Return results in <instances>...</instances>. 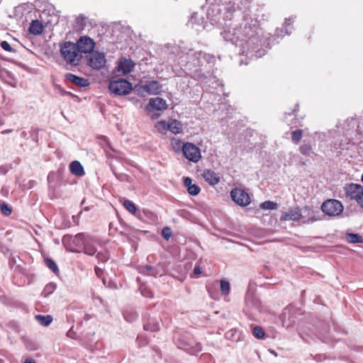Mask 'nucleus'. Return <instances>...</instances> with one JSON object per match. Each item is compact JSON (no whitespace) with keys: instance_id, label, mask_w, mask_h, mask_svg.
I'll list each match as a JSON object with an SVG mask.
<instances>
[{"instance_id":"4be33fe9","label":"nucleus","mask_w":363,"mask_h":363,"mask_svg":"<svg viewBox=\"0 0 363 363\" xmlns=\"http://www.w3.org/2000/svg\"><path fill=\"white\" fill-rule=\"evenodd\" d=\"M84 252L85 254L88 255H94L96 252V248L95 245L91 241L90 238H88L86 242L84 247Z\"/></svg>"},{"instance_id":"6ab92c4d","label":"nucleus","mask_w":363,"mask_h":363,"mask_svg":"<svg viewBox=\"0 0 363 363\" xmlns=\"http://www.w3.org/2000/svg\"><path fill=\"white\" fill-rule=\"evenodd\" d=\"M168 130L171 131L174 134H179L182 131V125L179 121L172 120L170 122H168Z\"/></svg>"},{"instance_id":"f3484780","label":"nucleus","mask_w":363,"mask_h":363,"mask_svg":"<svg viewBox=\"0 0 363 363\" xmlns=\"http://www.w3.org/2000/svg\"><path fill=\"white\" fill-rule=\"evenodd\" d=\"M70 172L76 176H83L84 171L82 165L78 161H73L69 165Z\"/></svg>"},{"instance_id":"79ce46f5","label":"nucleus","mask_w":363,"mask_h":363,"mask_svg":"<svg viewBox=\"0 0 363 363\" xmlns=\"http://www.w3.org/2000/svg\"><path fill=\"white\" fill-rule=\"evenodd\" d=\"M23 363H36V361L33 358L28 357L25 359Z\"/></svg>"},{"instance_id":"58836bf2","label":"nucleus","mask_w":363,"mask_h":363,"mask_svg":"<svg viewBox=\"0 0 363 363\" xmlns=\"http://www.w3.org/2000/svg\"><path fill=\"white\" fill-rule=\"evenodd\" d=\"M201 274V269L199 266H196L194 269V274L199 276Z\"/></svg>"},{"instance_id":"412c9836","label":"nucleus","mask_w":363,"mask_h":363,"mask_svg":"<svg viewBox=\"0 0 363 363\" xmlns=\"http://www.w3.org/2000/svg\"><path fill=\"white\" fill-rule=\"evenodd\" d=\"M302 216L301 211L298 208H295L289 211L284 216L285 220H298L301 218Z\"/></svg>"},{"instance_id":"a18cd8bd","label":"nucleus","mask_w":363,"mask_h":363,"mask_svg":"<svg viewBox=\"0 0 363 363\" xmlns=\"http://www.w3.org/2000/svg\"><path fill=\"white\" fill-rule=\"evenodd\" d=\"M310 220H311V221H312V222H313V221L316 220V219H315V218H310Z\"/></svg>"},{"instance_id":"4c0bfd02","label":"nucleus","mask_w":363,"mask_h":363,"mask_svg":"<svg viewBox=\"0 0 363 363\" xmlns=\"http://www.w3.org/2000/svg\"><path fill=\"white\" fill-rule=\"evenodd\" d=\"M95 273L98 277L101 278L104 274V270L99 267H96Z\"/></svg>"},{"instance_id":"c9c22d12","label":"nucleus","mask_w":363,"mask_h":363,"mask_svg":"<svg viewBox=\"0 0 363 363\" xmlns=\"http://www.w3.org/2000/svg\"><path fill=\"white\" fill-rule=\"evenodd\" d=\"M1 47L2 48V49H4V50L7 51V52H12L13 51V48L11 46V45L6 40H4L0 44Z\"/></svg>"},{"instance_id":"20e7f679","label":"nucleus","mask_w":363,"mask_h":363,"mask_svg":"<svg viewBox=\"0 0 363 363\" xmlns=\"http://www.w3.org/2000/svg\"><path fill=\"white\" fill-rule=\"evenodd\" d=\"M109 90L115 95H126L132 90V84L124 79L111 81L108 86Z\"/></svg>"},{"instance_id":"c756f323","label":"nucleus","mask_w":363,"mask_h":363,"mask_svg":"<svg viewBox=\"0 0 363 363\" xmlns=\"http://www.w3.org/2000/svg\"><path fill=\"white\" fill-rule=\"evenodd\" d=\"M230 283L225 280L221 279L220 281V291L223 294L228 295L230 293Z\"/></svg>"},{"instance_id":"7ed1b4c3","label":"nucleus","mask_w":363,"mask_h":363,"mask_svg":"<svg viewBox=\"0 0 363 363\" xmlns=\"http://www.w3.org/2000/svg\"><path fill=\"white\" fill-rule=\"evenodd\" d=\"M346 197L355 201L363 208V186L358 184H350L345 186Z\"/></svg>"},{"instance_id":"6e6552de","label":"nucleus","mask_w":363,"mask_h":363,"mask_svg":"<svg viewBox=\"0 0 363 363\" xmlns=\"http://www.w3.org/2000/svg\"><path fill=\"white\" fill-rule=\"evenodd\" d=\"M106 58L103 53L95 52L87 57V64L95 69H100L105 66Z\"/></svg>"},{"instance_id":"ea45409f","label":"nucleus","mask_w":363,"mask_h":363,"mask_svg":"<svg viewBox=\"0 0 363 363\" xmlns=\"http://www.w3.org/2000/svg\"><path fill=\"white\" fill-rule=\"evenodd\" d=\"M97 258L104 262L107 260V257L106 256L102 255L101 253L97 254Z\"/></svg>"},{"instance_id":"7c9ffc66","label":"nucleus","mask_w":363,"mask_h":363,"mask_svg":"<svg viewBox=\"0 0 363 363\" xmlns=\"http://www.w3.org/2000/svg\"><path fill=\"white\" fill-rule=\"evenodd\" d=\"M277 207V203L271 201H266L260 204V208L262 209L272 210Z\"/></svg>"},{"instance_id":"9b49d317","label":"nucleus","mask_w":363,"mask_h":363,"mask_svg":"<svg viewBox=\"0 0 363 363\" xmlns=\"http://www.w3.org/2000/svg\"><path fill=\"white\" fill-rule=\"evenodd\" d=\"M204 180L211 186H215L220 182L219 175L211 169H205L202 174Z\"/></svg>"},{"instance_id":"423d86ee","label":"nucleus","mask_w":363,"mask_h":363,"mask_svg":"<svg viewBox=\"0 0 363 363\" xmlns=\"http://www.w3.org/2000/svg\"><path fill=\"white\" fill-rule=\"evenodd\" d=\"M80 53H91L96 46L94 40L87 35L81 36L75 43Z\"/></svg>"},{"instance_id":"f704fd0d","label":"nucleus","mask_w":363,"mask_h":363,"mask_svg":"<svg viewBox=\"0 0 363 363\" xmlns=\"http://www.w3.org/2000/svg\"><path fill=\"white\" fill-rule=\"evenodd\" d=\"M143 214L148 218L152 220H156L157 217V215L153 213L152 211H150L149 210H144L143 211Z\"/></svg>"},{"instance_id":"c85d7f7f","label":"nucleus","mask_w":363,"mask_h":363,"mask_svg":"<svg viewBox=\"0 0 363 363\" xmlns=\"http://www.w3.org/2000/svg\"><path fill=\"white\" fill-rule=\"evenodd\" d=\"M302 135H303L302 130H301V129L296 130L293 131L291 133V140L294 143L298 144L300 142V140L302 138Z\"/></svg>"},{"instance_id":"393cba45","label":"nucleus","mask_w":363,"mask_h":363,"mask_svg":"<svg viewBox=\"0 0 363 363\" xmlns=\"http://www.w3.org/2000/svg\"><path fill=\"white\" fill-rule=\"evenodd\" d=\"M184 144L180 139L175 138H172L170 142L172 148L174 152H179L181 150L183 152Z\"/></svg>"},{"instance_id":"5701e85b","label":"nucleus","mask_w":363,"mask_h":363,"mask_svg":"<svg viewBox=\"0 0 363 363\" xmlns=\"http://www.w3.org/2000/svg\"><path fill=\"white\" fill-rule=\"evenodd\" d=\"M35 319L43 326H48L53 320L52 317L50 315H35Z\"/></svg>"},{"instance_id":"a878e982","label":"nucleus","mask_w":363,"mask_h":363,"mask_svg":"<svg viewBox=\"0 0 363 363\" xmlns=\"http://www.w3.org/2000/svg\"><path fill=\"white\" fill-rule=\"evenodd\" d=\"M45 263L47 267H48L52 272L57 274L59 273V269L56 262L51 258H45Z\"/></svg>"},{"instance_id":"a211bd4d","label":"nucleus","mask_w":363,"mask_h":363,"mask_svg":"<svg viewBox=\"0 0 363 363\" xmlns=\"http://www.w3.org/2000/svg\"><path fill=\"white\" fill-rule=\"evenodd\" d=\"M89 237L84 233H79L73 239V243L78 249H83Z\"/></svg>"},{"instance_id":"a19ab883","label":"nucleus","mask_w":363,"mask_h":363,"mask_svg":"<svg viewBox=\"0 0 363 363\" xmlns=\"http://www.w3.org/2000/svg\"><path fill=\"white\" fill-rule=\"evenodd\" d=\"M165 231H166V229H165V228H164V229H163V230H162V235H163V237H164L166 240H168V239L169 238V237H170L171 234H170V233H166Z\"/></svg>"},{"instance_id":"c03bdc74","label":"nucleus","mask_w":363,"mask_h":363,"mask_svg":"<svg viewBox=\"0 0 363 363\" xmlns=\"http://www.w3.org/2000/svg\"><path fill=\"white\" fill-rule=\"evenodd\" d=\"M304 209H305L306 211H310V210H311V207H309V206H305V207H304Z\"/></svg>"},{"instance_id":"9d476101","label":"nucleus","mask_w":363,"mask_h":363,"mask_svg":"<svg viewBox=\"0 0 363 363\" xmlns=\"http://www.w3.org/2000/svg\"><path fill=\"white\" fill-rule=\"evenodd\" d=\"M143 91L149 94L157 95L162 91V86L156 80L147 81L142 86Z\"/></svg>"},{"instance_id":"39448f33","label":"nucleus","mask_w":363,"mask_h":363,"mask_svg":"<svg viewBox=\"0 0 363 363\" xmlns=\"http://www.w3.org/2000/svg\"><path fill=\"white\" fill-rule=\"evenodd\" d=\"M182 152L188 160L193 162H198L201 158L200 149L191 143H184Z\"/></svg>"},{"instance_id":"cd10ccee","label":"nucleus","mask_w":363,"mask_h":363,"mask_svg":"<svg viewBox=\"0 0 363 363\" xmlns=\"http://www.w3.org/2000/svg\"><path fill=\"white\" fill-rule=\"evenodd\" d=\"M157 130L161 133H165L168 130V122L160 121L155 125Z\"/></svg>"},{"instance_id":"f03ea898","label":"nucleus","mask_w":363,"mask_h":363,"mask_svg":"<svg viewBox=\"0 0 363 363\" xmlns=\"http://www.w3.org/2000/svg\"><path fill=\"white\" fill-rule=\"evenodd\" d=\"M321 211L328 217H336L340 216L344 209L343 205L341 201L330 199L325 200L321 205Z\"/></svg>"},{"instance_id":"bb28decb","label":"nucleus","mask_w":363,"mask_h":363,"mask_svg":"<svg viewBox=\"0 0 363 363\" xmlns=\"http://www.w3.org/2000/svg\"><path fill=\"white\" fill-rule=\"evenodd\" d=\"M252 335L257 339H263L265 336V332L260 326H255L252 329Z\"/></svg>"},{"instance_id":"49530a36","label":"nucleus","mask_w":363,"mask_h":363,"mask_svg":"<svg viewBox=\"0 0 363 363\" xmlns=\"http://www.w3.org/2000/svg\"><path fill=\"white\" fill-rule=\"evenodd\" d=\"M147 269H151V267H147Z\"/></svg>"},{"instance_id":"0eeeda50","label":"nucleus","mask_w":363,"mask_h":363,"mask_svg":"<svg viewBox=\"0 0 363 363\" xmlns=\"http://www.w3.org/2000/svg\"><path fill=\"white\" fill-rule=\"evenodd\" d=\"M230 196L233 201L240 206H247L251 202L250 195L240 189L235 188L232 189Z\"/></svg>"},{"instance_id":"dca6fc26","label":"nucleus","mask_w":363,"mask_h":363,"mask_svg":"<svg viewBox=\"0 0 363 363\" xmlns=\"http://www.w3.org/2000/svg\"><path fill=\"white\" fill-rule=\"evenodd\" d=\"M44 30L42 23L38 20H33L30 23L29 32L33 35H40Z\"/></svg>"},{"instance_id":"e433bc0d","label":"nucleus","mask_w":363,"mask_h":363,"mask_svg":"<svg viewBox=\"0 0 363 363\" xmlns=\"http://www.w3.org/2000/svg\"><path fill=\"white\" fill-rule=\"evenodd\" d=\"M141 293L147 298H153V293L148 289H144L141 291Z\"/></svg>"},{"instance_id":"b1692460","label":"nucleus","mask_w":363,"mask_h":363,"mask_svg":"<svg viewBox=\"0 0 363 363\" xmlns=\"http://www.w3.org/2000/svg\"><path fill=\"white\" fill-rule=\"evenodd\" d=\"M346 240L349 243H362L363 238L361 235L356 233L346 234Z\"/></svg>"},{"instance_id":"4468645a","label":"nucleus","mask_w":363,"mask_h":363,"mask_svg":"<svg viewBox=\"0 0 363 363\" xmlns=\"http://www.w3.org/2000/svg\"><path fill=\"white\" fill-rule=\"evenodd\" d=\"M149 105L152 109L157 111H163L167 108L166 101L160 97L151 99L150 100Z\"/></svg>"},{"instance_id":"ddd939ff","label":"nucleus","mask_w":363,"mask_h":363,"mask_svg":"<svg viewBox=\"0 0 363 363\" xmlns=\"http://www.w3.org/2000/svg\"><path fill=\"white\" fill-rule=\"evenodd\" d=\"M184 185L187 189L188 193L191 196H197L201 191L198 185L192 184V179L190 177L184 178Z\"/></svg>"},{"instance_id":"aec40b11","label":"nucleus","mask_w":363,"mask_h":363,"mask_svg":"<svg viewBox=\"0 0 363 363\" xmlns=\"http://www.w3.org/2000/svg\"><path fill=\"white\" fill-rule=\"evenodd\" d=\"M123 206L131 214L136 216L138 208L135 204L130 200H124L122 203ZM138 218H140V215H137Z\"/></svg>"},{"instance_id":"37998d69","label":"nucleus","mask_w":363,"mask_h":363,"mask_svg":"<svg viewBox=\"0 0 363 363\" xmlns=\"http://www.w3.org/2000/svg\"><path fill=\"white\" fill-rule=\"evenodd\" d=\"M12 132V130L7 129L1 131V134L5 135Z\"/></svg>"},{"instance_id":"f257e3e1","label":"nucleus","mask_w":363,"mask_h":363,"mask_svg":"<svg viewBox=\"0 0 363 363\" xmlns=\"http://www.w3.org/2000/svg\"><path fill=\"white\" fill-rule=\"evenodd\" d=\"M60 51L62 59L67 64L78 65L81 55L75 43L70 41L64 42L60 45Z\"/></svg>"},{"instance_id":"f8f14e48","label":"nucleus","mask_w":363,"mask_h":363,"mask_svg":"<svg viewBox=\"0 0 363 363\" xmlns=\"http://www.w3.org/2000/svg\"><path fill=\"white\" fill-rule=\"evenodd\" d=\"M143 328L146 331L154 333L159 331L160 327L157 320L151 317H148L144 320Z\"/></svg>"},{"instance_id":"2f4dec72","label":"nucleus","mask_w":363,"mask_h":363,"mask_svg":"<svg viewBox=\"0 0 363 363\" xmlns=\"http://www.w3.org/2000/svg\"><path fill=\"white\" fill-rule=\"evenodd\" d=\"M300 152L303 155H309L312 150V147L309 144H303L299 147Z\"/></svg>"},{"instance_id":"72a5a7b5","label":"nucleus","mask_w":363,"mask_h":363,"mask_svg":"<svg viewBox=\"0 0 363 363\" xmlns=\"http://www.w3.org/2000/svg\"><path fill=\"white\" fill-rule=\"evenodd\" d=\"M1 213L5 216H10L12 213L11 208L6 203H3L1 206Z\"/></svg>"},{"instance_id":"2eb2a0df","label":"nucleus","mask_w":363,"mask_h":363,"mask_svg":"<svg viewBox=\"0 0 363 363\" xmlns=\"http://www.w3.org/2000/svg\"><path fill=\"white\" fill-rule=\"evenodd\" d=\"M135 67V63L131 60L123 59L118 65V70L123 74H128L132 72Z\"/></svg>"},{"instance_id":"1a4fd4ad","label":"nucleus","mask_w":363,"mask_h":363,"mask_svg":"<svg viewBox=\"0 0 363 363\" xmlns=\"http://www.w3.org/2000/svg\"><path fill=\"white\" fill-rule=\"evenodd\" d=\"M65 77L66 80L79 87L84 88L89 86L90 84L88 79L77 76L72 73L65 74Z\"/></svg>"},{"instance_id":"473e14b6","label":"nucleus","mask_w":363,"mask_h":363,"mask_svg":"<svg viewBox=\"0 0 363 363\" xmlns=\"http://www.w3.org/2000/svg\"><path fill=\"white\" fill-rule=\"evenodd\" d=\"M55 289V287L53 284H48L45 286L42 294L45 297H46L48 295H50V294H52L54 291Z\"/></svg>"}]
</instances>
